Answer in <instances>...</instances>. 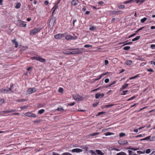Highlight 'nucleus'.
Masks as SVG:
<instances>
[{
  "instance_id": "nucleus-55",
  "label": "nucleus",
  "mask_w": 155,
  "mask_h": 155,
  "mask_svg": "<svg viewBox=\"0 0 155 155\" xmlns=\"http://www.w3.org/2000/svg\"><path fill=\"white\" fill-rule=\"evenodd\" d=\"M150 149H147L146 151V153H149L150 152Z\"/></svg>"
},
{
  "instance_id": "nucleus-58",
  "label": "nucleus",
  "mask_w": 155,
  "mask_h": 155,
  "mask_svg": "<svg viewBox=\"0 0 155 155\" xmlns=\"http://www.w3.org/2000/svg\"><path fill=\"white\" fill-rule=\"evenodd\" d=\"M32 69H33V67H28L27 69V70L28 71H30Z\"/></svg>"
},
{
  "instance_id": "nucleus-31",
  "label": "nucleus",
  "mask_w": 155,
  "mask_h": 155,
  "mask_svg": "<svg viewBox=\"0 0 155 155\" xmlns=\"http://www.w3.org/2000/svg\"><path fill=\"white\" fill-rule=\"evenodd\" d=\"M114 133H112L110 132H107V133H106L104 134L106 136H107L109 135H114Z\"/></svg>"
},
{
  "instance_id": "nucleus-29",
  "label": "nucleus",
  "mask_w": 155,
  "mask_h": 155,
  "mask_svg": "<svg viewBox=\"0 0 155 155\" xmlns=\"http://www.w3.org/2000/svg\"><path fill=\"white\" fill-rule=\"evenodd\" d=\"M45 111V110L44 109H41L39 110L38 111V113L39 114H43Z\"/></svg>"
},
{
  "instance_id": "nucleus-43",
  "label": "nucleus",
  "mask_w": 155,
  "mask_h": 155,
  "mask_svg": "<svg viewBox=\"0 0 155 155\" xmlns=\"http://www.w3.org/2000/svg\"><path fill=\"white\" fill-rule=\"evenodd\" d=\"M125 135V134L124 133H121L119 134V136L120 137H122Z\"/></svg>"
},
{
  "instance_id": "nucleus-38",
  "label": "nucleus",
  "mask_w": 155,
  "mask_h": 155,
  "mask_svg": "<svg viewBox=\"0 0 155 155\" xmlns=\"http://www.w3.org/2000/svg\"><path fill=\"white\" fill-rule=\"evenodd\" d=\"M89 152L91 153V155H97L96 153L92 150H91Z\"/></svg>"
},
{
  "instance_id": "nucleus-47",
  "label": "nucleus",
  "mask_w": 155,
  "mask_h": 155,
  "mask_svg": "<svg viewBox=\"0 0 155 155\" xmlns=\"http://www.w3.org/2000/svg\"><path fill=\"white\" fill-rule=\"evenodd\" d=\"M85 48H89V47H92V45H90L88 44L85 45L84 46Z\"/></svg>"
},
{
  "instance_id": "nucleus-59",
  "label": "nucleus",
  "mask_w": 155,
  "mask_h": 155,
  "mask_svg": "<svg viewBox=\"0 0 155 155\" xmlns=\"http://www.w3.org/2000/svg\"><path fill=\"white\" fill-rule=\"evenodd\" d=\"M105 64L106 65H107L109 63L108 61L107 60H106L104 61Z\"/></svg>"
},
{
  "instance_id": "nucleus-10",
  "label": "nucleus",
  "mask_w": 155,
  "mask_h": 155,
  "mask_svg": "<svg viewBox=\"0 0 155 155\" xmlns=\"http://www.w3.org/2000/svg\"><path fill=\"white\" fill-rule=\"evenodd\" d=\"M18 26L21 27H25L26 26V25L25 21H21V20L19 22Z\"/></svg>"
},
{
  "instance_id": "nucleus-60",
  "label": "nucleus",
  "mask_w": 155,
  "mask_h": 155,
  "mask_svg": "<svg viewBox=\"0 0 155 155\" xmlns=\"http://www.w3.org/2000/svg\"><path fill=\"white\" fill-rule=\"evenodd\" d=\"M38 106L39 108H40L43 107L44 106V105L42 104H38Z\"/></svg>"
},
{
  "instance_id": "nucleus-56",
  "label": "nucleus",
  "mask_w": 155,
  "mask_h": 155,
  "mask_svg": "<svg viewBox=\"0 0 155 155\" xmlns=\"http://www.w3.org/2000/svg\"><path fill=\"white\" fill-rule=\"evenodd\" d=\"M151 48L152 49L155 48V45L154 44H152L150 45Z\"/></svg>"
},
{
  "instance_id": "nucleus-24",
  "label": "nucleus",
  "mask_w": 155,
  "mask_h": 155,
  "mask_svg": "<svg viewBox=\"0 0 155 155\" xmlns=\"http://www.w3.org/2000/svg\"><path fill=\"white\" fill-rule=\"evenodd\" d=\"M117 12L115 11H109V14L110 15H114L116 14L117 13Z\"/></svg>"
},
{
  "instance_id": "nucleus-64",
  "label": "nucleus",
  "mask_w": 155,
  "mask_h": 155,
  "mask_svg": "<svg viewBox=\"0 0 155 155\" xmlns=\"http://www.w3.org/2000/svg\"><path fill=\"white\" fill-rule=\"evenodd\" d=\"M52 155H60L59 153L53 152L52 153Z\"/></svg>"
},
{
  "instance_id": "nucleus-9",
  "label": "nucleus",
  "mask_w": 155,
  "mask_h": 155,
  "mask_svg": "<svg viewBox=\"0 0 155 155\" xmlns=\"http://www.w3.org/2000/svg\"><path fill=\"white\" fill-rule=\"evenodd\" d=\"M71 48L66 49L63 51V53L66 55H71Z\"/></svg>"
},
{
  "instance_id": "nucleus-53",
  "label": "nucleus",
  "mask_w": 155,
  "mask_h": 155,
  "mask_svg": "<svg viewBox=\"0 0 155 155\" xmlns=\"http://www.w3.org/2000/svg\"><path fill=\"white\" fill-rule=\"evenodd\" d=\"M147 71L149 72H153L154 71L151 68H149L147 69Z\"/></svg>"
},
{
  "instance_id": "nucleus-34",
  "label": "nucleus",
  "mask_w": 155,
  "mask_h": 155,
  "mask_svg": "<svg viewBox=\"0 0 155 155\" xmlns=\"http://www.w3.org/2000/svg\"><path fill=\"white\" fill-rule=\"evenodd\" d=\"M137 96H138L137 95H134V96H133L132 97H131V98L128 99L127 100V101H129L130 100H132L134 99V98L137 97Z\"/></svg>"
},
{
  "instance_id": "nucleus-35",
  "label": "nucleus",
  "mask_w": 155,
  "mask_h": 155,
  "mask_svg": "<svg viewBox=\"0 0 155 155\" xmlns=\"http://www.w3.org/2000/svg\"><path fill=\"white\" fill-rule=\"evenodd\" d=\"M61 1V0H58V1L57 2H55L54 3V4L55 5L54 6H55L57 7H58V5L59 4Z\"/></svg>"
},
{
  "instance_id": "nucleus-51",
  "label": "nucleus",
  "mask_w": 155,
  "mask_h": 155,
  "mask_svg": "<svg viewBox=\"0 0 155 155\" xmlns=\"http://www.w3.org/2000/svg\"><path fill=\"white\" fill-rule=\"evenodd\" d=\"M114 105V104H109L108 105H106L105 106V107L106 108H108L110 107H112Z\"/></svg>"
},
{
  "instance_id": "nucleus-40",
  "label": "nucleus",
  "mask_w": 155,
  "mask_h": 155,
  "mask_svg": "<svg viewBox=\"0 0 155 155\" xmlns=\"http://www.w3.org/2000/svg\"><path fill=\"white\" fill-rule=\"evenodd\" d=\"M96 28V27L94 26H91L89 28V30L90 31H94Z\"/></svg>"
},
{
  "instance_id": "nucleus-25",
  "label": "nucleus",
  "mask_w": 155,
  "mask_h": 155,
  "mask_svg": "<svg viewBox=\"0 0 155 155\" xmlns=\"http://www.w3.org/2000/svg\"><path fill=\"white\" fill-rule=\"evenodd\" d=\"M134 0H130L127 1H126L123 2L124 4H126L127 3H130L133 2H134Z\"/></svg>"
},
{
  "instance_id": "nucleus-49",
  "label": "nucleus",
  "mask_w": 155,
  "mask_h": 155,
  "mask_svg": "<svg viewBox=\"0 0 155 155\" xmlns=\"http://www.w3.org/2000/svg\"><path fill=\"white\" fill-rule=\"evenodd\" d=\"M63 91V89L62 88L60 87L58 90V92L60 93H62Z\"/></svg>"
},
{
  "instance_id": "nucleus-12",
  "label": "nucleus",
  "mask_w": 155,
  "mask_h": 155,
  "mask_svg": "<svg viewBox=\"0 0 155 155\" xmlns=\"http://www.w3.org/2000/svg\"><path fill=\"white\" fill-rule=\"evenodd\" d=\"M104 96V94L103 93L100 94V93H98L95 94V97L96 99H98L100 97H103Z\"/></svg>"
},
{
  "instance_id": "nucleus-16",
  "label": "nucleus",
  "mask_w": 155,
  "mask_h": 155,
  "mask_svg": "<svg viewBox=\"0 0 155 155\" xmlns=\"http://www.w3.org/2000/svg\"><path fill=\"white\" fill-rule=\"evenodd\" d=\"M58 8V7H57L55 6H54V7L52 8V10H53V12L52 14V16H53V15L54 14V13L55 12H56L57 9Z\"/></svg>"
},
{
  "instance_id": "nucleus-41",
  "label": "nucleus",
  "mask_w": 155,
  "mask_h": 155,
  "mask_svg": "<svg viewBox=\"0 0 155 155\" xmlns=\"http://www.w3.org/2000/svg\"><path fill=\"white\" fill-rule=\"evenodd\" d=\"M139 76V75L138 74H137L136 75L134 76V77H132L131 78H129V79L130 80H131V79H135L137 78Z\"/></svg>"
},
{
  "instance_id": "nucleus-18",
  "label": "nucleus",
  "mask_w": 155,
  "mask_h": 155,
  "mask_svg": "<svg viewBox=\"0 0 155 155\" xmlns=\"http://www.w3.org/2000/svg\"><path fill=\"white\" fill-rule=\"evenodd\" d=\"M108 73H109V72H106V73H104L102 74H101L100 75L98 76L97 77H98V78H97L99 80L100 79H101V78L102 77H103L104 75L107 74Z\"/></svg>"
},
{
  "instance_id": "nucleus-14",
  "label": "nucleus",
  "mask_w": 155,
  "mask_h": 155,
  "mask_svg": "<svg viewBox=\"0 0 155 155\" xmlns=\"http://www.w3.org/2000/svg\"><path fill=\"white\" fill-rule=\"evenodd\" d=\"M78 2V0H73L71 2V4L73 6H75L77 5Z\"/></svg>"
},
{
  "instance_id": "nucleus-50",
  "label": "nucleus",
  "mask_w": 155,
  "mask_h": 155,
  "mask_svg": "<svg viewBox=\"0 0 155 155\" xmlns=\"http://www.w3.org/2000/svg\"><path fill=\"white\" fill-rule=\"evenodd\" d=\"M75 104V103L74 102H73L72 103H68V105H69L70 106H72Z\"/></svg>"
},
{
  "instance_id": "nucleus-44",
  "label": "nucleus",
  "mask_w": 155,
  "mask_h": 155,
  "mask_svg": "<svg viewBox=\"0 0 155 155\" xmlns=\"http://www.w3.org/2000/svg\"><path fill=\"white\" fill-rule=\"evenodd\" d=\"M145 136V134H140L138 135H137L136 136V137L137 138L138 137H143Z\"/></svg>"
},
{
  "instance_id": "nucleus-39",
  "label": "nucleus",
  "mask_w": 155,
  "mask_h": 155,
  "mask_svg": "<svg viewBox=\"0 0 155 155\" xmlns=\"http://www.w3.org/2000/svg\"><path fill=\"white\" fill-rule=\"evenodd\" d=\"M130 48V47L129 46H125L124 47V49L125 50H129Z\"/></svg>"
},
{
  "instance_id": "nucleus-48",
  "label": "nucleus",
  "mask_w": 155,
  "mask_h": 155,
  "mask_svg": "<svg viewBox=\"0 0 155 155\" xmlns=\"http://www.w3.org/2000/svg\"><path fill=\"white\" fill-rule=\"evenodd\" d=\"M28 107V106L26 105L21 107L20 108L21 109L23 110L27 108Z\"/></svg>"
},
{
  "instance_id": "nucleus-36",
  "label": "nucleus",
  "mask_w": 155,
  "mask_h": 155,
  "mask_svg": "<svg viewBox=\"0 0 155 155\" xmlns=\"http://www.w3.org/2000/svg\"><path fill=\"white\" fill-rule=\"evenodd\" d=\"M8 110V112L9 113L12 112H14L16 111V110L15 109H10Z\"/></svg>"
},
{
  "instance_id": "nucleus-26",
  "label": "nucleus",
  "mask_w": 155,
  "mask_h": 155,
  "mask_svg": "<svg viewBox=\"0 0 155 155\" xmlns=\"http://www.w3.org/2000/svg\"><path fill=\"white\" fill-rule=\"evenodd\" d=\"M132 63V61L131 60H128L126 62V64L127 65H130Z\"/></svg>"
},
{
  "instance_id": "nucleus-37",
  "label": "nucleus",
  "mask_w": 155,
  "mask_h": 155,
  "mask_svg": "<svg viewBox=\"0 0 155 155\" xmlns=\"http://www.w3.org/2000/svg\"><path fill=\"white\" fill-rule=\"evenodd\" d=\"M99 134V133H93L92 134H91L90 135V136H94L95 135H98Z\"/></svg>"
},
{
  "instance_id": "nucleus-42",
  "label": "nucleus",
  "mask_w": 155,
  "mask_h": 155,
  "mask_svg": "<svg viewBox=\"0 0 155 155\" xmlns=\"http://www.w3.org/2000/svg\"><path fill=\"white\" fill-rule=\"evenodd\" d=\"M61 155H72L71 154L69 153L66 152L62 153Z\"/></svg>"
},
{
  "instance_id": "nucleus-8",
  "label": "nucleus",
  "mask_w": 155,
  "mask_h": 155,
  "mask_svg": "<svg viewBox=\"0 0 155 155\" xmlns=\"http://www.w3.org/2000/svg\"><path fill=\"white\" fill-rule=\"evenodd\" d=\"M118 143L120 145H124L128 144V142L127 140H120L118 141Z\"/></svg>"
},
{
  "instance_id": "nucleus-30",
  "label": "nucleus",
  "mask_w": 155,
  "mask_h": 155,
  "mask_svg": "<svg viewBox=\"0 0 155 155\" xmlns=\"http://www.w3.org/2000/svg\"><path fill=\"white\" fill-rule=\"evenodd\" d=\"M140 38V36H137L135 38H134L132 39V41H137Z\"/></svg>"
},
{
  "instance_id": "nucleus-7",
  "label": "nucleus",
  "mask_w": 155,
  "mask_h": 155,
  "mask_svg": "<svg viewBox=\"0 0 155 155\" xmlns=\"http://www.w3.org/2000/svg\"><path fill=\"white\" fill-rule=\"evenodd\" d=\"M73 97L74 99L76 101H81L84 99L82 97L79 95H73Z\"/></svg>"
},
{
  "instance_id": "nucleus-15",
  "label": "nucleus",
  "mask_w": 155,
  "mask_h": 155,
  "mask_svg": "<svg viewBox=\"0 0 155 155\" xmlns=\"http://www.w3.org/2000/svg\"><path fill=\"white\" fill-rule=\"evenodd\" d=\"M16 38H15L14 39L12 40V41L13 44L15 45V47L17 48L18 47V43L17 41H16Z\"/></svg>"
},
{
  "instance_id": "nucleus-1",
  "label": "nucleus",
  "mask_w": 155,
  "mask_h": 155,
  "mask_svg": "<svg viewBox=\"0 0 155 155\" xmlns=\"http://www.w3.org/2000/svg\"><path fill=\"white\" fill-rule=\"evenodd\" d=\"M83 50V49L81 48H71V53L70 54H71V55L81 54L82 52L81 51Z\"/></svg>"
},
{
  "instance_id": "nucleus-17",
  "label": "nucleus",
  "mask_w": 155,
  "mask_h": 155,
  "mask_svg": "<svg viewBox=\"0 0 155 155\" xmlns=\"http://www.w3.org/2000/svg\"><path fill=\"white\" fill-rule=\"evenodd\" d=\"M9 91H10L9 90L8 88H2L1 90V92L2 93H8Z\"/></svg>"
},
{
  "instance_id": "nucleus-28",
  "label": "nucleus",
  "mask_w": 155,
  "mask_h": 155,
  "mask_svg": "<svg viewBox=\"0 0 155 155\" xmlns=\"http://www.w3.org/2000/svg\"><path fill=\"white\" fill-rule=\"evenodd\" d=\"M116 155H127V154L123 152H120L119 153H117Z\"/></svg>"
},
{
  "instance_id": "nucleus-3",
  "label": "nucleus",
  "mask_w": 155,
  "mask_h": 155,
  "mask_svg": "<svg viewBox=\"0 0 155 155\" xmlns=\"http://www.w3.org/2000/svg\"><path fill=\"white\" fill-rule=\"evenodd\" d=\"M31 60H36L42 63H44L46 61L45 59L41 58L39 56H38L37 57H31Z\"/></svg>"
},
{
  "instance_id": "nucleus-19",
  "label": "nucleus",
  "mask_w": 155,
  "mask_h": 155,
  "mask_svg": "<svg viewBox=\"0 0 155 155\" xmlns=\"http://www.w3.org/2000/svg\"><path fill=\"white\" fill-rule=\"evenodd\" d=\"M129 85L128 84L125 83L124 84L122 87L120 88V91H122L125 89L126 87H127Z\"/></svg>"
},
{
  "instance_id": "nucleus-20",
  "label": "nucleus",
  "mask_w": 155,
  "mask_h": 155,
  "mask_svg": "<svg viewBox=\"0 0 155 155\" xmlns=\"http://www.w3.org/2000/svg\"><path fill=\"white\" fill-rule=\"evenodd\" d=\"M96 152L98 155H103L104 153L100 150H96Z\"/></svg>"
},
{
  "instance_id": "nucleus-54",
  "label": "nucleus",
  "mask_w": 155,
  "mask_h": 155,
  "mask_svg": "<svg viewBox=\"0 0 155 155\" xmlns=\"http://www.w3.org/2000/svg\"><path fill=\"white\" fill-rule=\"evenodd\" d=\"M136 35V33H134L133 34H132V35H130L128 37V38H130L131 37H133L135 35Z\"/></svg>"
},
{
  "instance_id": "nucleus-57",
  "label": "nucleus",
  "mask_w": 155,
  "mask_h": 155,
  "mask_svg": "<svg viewBox=\"0 0 155 155\" xmlns=\"http://www.w3.org/2000/svg\"><path fill=\"white\" fill-rule=\"evenodd\" d=\"M20 114L18 113H14L12 114V115H19Z\"/></svg>"
},
{
  "instance_id": "nucleus-13",
  "label": "nucleus",
  "mask_w": 155,
  "mask_h": 155,
  "mask_svg": "<svg viewBox=\"0 0 155 155\" xmlns=\"http://www.w3.org/2000/svg\"><path fill=\"white\" fill-rule=\"evenodd\" d=\"M76 38L70 35H67L65 37V39L67 40H69L72 39H75Z\"/></svg>"
},
{
  "instance_id": "nucleus-27",
  "label": "nucleus",
  "mask_w": 155,
  "mask_h": 155,
  "mask_svg": "<svg viewBox=\"0 0 155 155\" xmlns=\"http://www.w3.org/2000/svg\"><path fill=\"white\" fill-rule=\"evenodd\" d=\"M21 5V3L20 2H19L16 4V6H15V7L17 9H18L20 8Z\"/></svg>"
},
{
  "instance_id": "nucleus-2",
  "label": "nucleus",
  "mask_w": 155,
  "mask_h": 155,
  "mask_svg": "<svg viewBox=\"0 0 155 155\" xmlns=\"http://www.w3.org/2000/svg\"><path fill=\"white\" fill-rule=\"evenodd\" d=\"M42 29V28L41 27L34 28L32 30L30 31V35L32 36L35 35Z\"/></svg>"
},
{
  "instance_id": "nucleus-23",
  "label": "nucleus",
  "mask_w": 155,
  "mask_h": 155,
  "mask_svg": "<svg viewBox=\"0 0 155 155\" xmlns=\"http://www.w3.org/2000/svg\"><path fill=\"white\" fill-rule=\"evenodd\" d=\"M81 148L84 150V151H87L88 149V148L86 145L82 146Z\"/></svg>"
},
{
  "instance_id": "nucleus-21",
  "label": "nucleus",
  "mask_w": 155,
  "mask_h": 155,
  "mask_svg": "<svg viewBox=\"0 0 155 155\" xmlns=\"http://www.w3.org/2000/svg\"><path fill=\"white\" fill-rule=\"evenodd\" d=\"M151 138V136H149L147 137H146L144 138H143L140 140H150V138Z\"/></svg>"
},
{
  "instance_id": "nucleus-45",
  "label": "nucleus",
  "mask_w": 155,
  "mask_h": 155,
  "mask_svg": "<svg viewBox=\"0 0 155 155\" xmlns=\"http://www.w3.org/2000/svg\"><path fill=\"white\" fill-rule=\"evenodd\" d=\"M56 110L62 111L64 110V109L62 107V108L58 107L57 109H56Z\"/></svg>"
},
{
  "instance_id": "nucleus-33",
  "label": "nucleus",
  "mask_w": 155,
  "mask_h": 155,
  "mask_svg": "<svg viewBox=\"0 0 155 155\" xmlns=\"http://www.w3.org/2000/svg\"><path fill=\"white\" fill-rule=\"evenodd\" d=\"M147 20V18L144 17L140 20V22L142 23H144Z\"/></svg>"
},
{
  "instance_id": "nucleus-22",
  "label": "nucleus",
  "mask_w": 155,
  "mask_h": 155,
  "mask_svg": "<svg viewBox=\"0 0 155 155\" xmlns=\"http://www.w3.org/2000/svg\"><path fill=\"white\" fill-rule=\"evenodd\" d=\"M117 7L120 9H123L125 8V6L124 5H118Z\"/></svg>"
},
{
  "instance_id": "nucleus-62",
  "label": "nucleus",
  "mask_w": 155,
  "mask_h": 155,
  "mask_svg": "<svg viewBox=\"0 0 155 155\" xmlns=\"http://www.w3.org/2000/svg\"><path fill=\"white\" fill-rule=\"evenodd\" d=\"M77 21V20L76 19H74L73 21V25L74 26H75V23Z\"/></svg>"
},
{
  "instance_id": "nucleus-61",
  "label": "nucleus",
  "mask_w": 155,
  "mask_h": 155,
  "mask_svg": "<svg viewBox=\"0 0 155 155\" xmlns=\"http://www.w3.org/2000/svg\"><path fill=\"white\" fill-rule=\"evenodd\" d=\"M109 81V79L108 78L104 80V82L105 83H108Z\"/></svg>"
},
{
  "instance_id": "nucleus-32",
  "label": "nucleus",
  "mask_w": 155,
  "mask_h": 155,
  "mask_svg": "<svg viewBox=\"0 0 155 155\" xmlns=\"http://www.w3.org/2000/svg\"><path fill=\"white\" fill-rule=\"evenodd\" d=\"M5 102V100L4 98H2L0 99V105H2Z\"/></svg>"
},
{
  "instance_id": "nucleus-52",
  "label": "nucleus",
  "mask_w": 155,
  "mask_h": 155,
  "mask_svg": "<svg viewBox=\"0 0 155 155\" xmlns=\"http://www.w3.org/2000/svg\"><path fill=\"white\" fill-rule=\"evenodd\" d=\"M82 7L83 8L82 9V11L83 12L85 11L86 9V7L84 6H83Z\"/></svg>"
},
{
  "instance_id": "nucleus-63",
  "label": "nucleus",
  "mask_w": 155,
  "mask_h": 155,
  "mask_svg": "<svg viewBox=\"0 0 155 155\" xmlns=\"http://www.w3.org/2000/svg\"><path fill=\"white\" fill-rule=\"evenodd\" d=\"M104 3V2H103V1H99L98 2V4H99V5H102V4H103V3Z\"/></svg>"
},
{
  "instance_id": "nucleus-6",
  "label": "nucleus",
  "mask_w": 155,
  "mask_h": 155,
  "mask_svg": "<svg viewBox=\"0 0 155 155\" xmlns=\"http://www.w3.org/2000/svg\"><path fill=\"white\" fill-rule=\"evenodd\" d=\"M67 33H64L63 34H58L54 36V37L56 39H59L67 35Z\"/></svg>"
},
{
  "instance_id": "nucleus-46",
  "label": "nucleus",
  "mask_w": 155,
  "mask_h": 155,
  "mask_svg": "<svg viewBox=\"0 0 155 155\" xmlns=\"http://www.w3.org/2000/svg\"><path fill=\"white\" fill-rule=\"evenodd\" d=\"M13 86H14V84H11L10 85V88H8L9 90L10 91H12V88H13Z\"/></svg>"
},
{
  "instance_id": "nucleus-5",
  "label": "nucleus",
  "mask_w": 155,
  "mask_h": 155,
  "mask_svg": "<svg viewBox=\"0 0 155 155\" xmlns=\"http://www.w3.org/2000/svg\"><path fill=\"white\" fill-rule=\"evenodd\" d=\"M37 89L35 87L29 88L27 91V93L28 94H31L35 92Z\"/></svg>"
},
{
  "instance_id": "nucleus-4",
  "label": "nucleus",
  "mask_w": 155,
  "mask_h": 155,
  "mask_svg": "<svg viewBox=\"0 0 155 155\" xmlns=\"http://www.w3.org/2000/svg\"><path fill=\"white\" fill-rule=\"evenodd\" d=\"M25 115L28 117H30L35 118L37 117V116L35 114L32 113L31 112H28L24 113Z\"/></svg>"
},
{
  "instance_id": "nucleus-11",
  "label": "nucleus",
  "mask_w": 155,
  "mask_h": 155,
  "mask_svg": "<svg viewBox=\"0 0 155 155\" xmlns=\"http://www.w3.org/2000/svg\"><path fill=\"white\" fill-rule=\"evenodd\" d=\"M71 151L72 153H80L82 151V150L79 148H75L72 149Z\"/></svg>"
}]
</instances>
